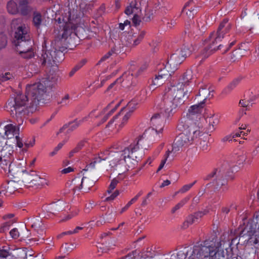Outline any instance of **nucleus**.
I'll use <instances>...</instances> for the list:
<instances>
[{"instance_id":"31","label":"nucleus","mask_w":259,"mask_h":259,"mask_svg":"<svg viewBox=\"0 0 259 259\" xmlns=\"http://www.w3.org/2000/svg\"><path fill=\"white\" fill-rule=\"evenodd\" d=\"M109 155V152L108 151L101 152L98 154V157L94 158L93 162H91L89 165H87V167L88 168H94L97 163H100L102 160H105L108 158Z\"/></svg>"},{"instance_id":"4","label":"nucleus","mask_w":259,"mask_h":259,"mask_svg":"<svg viewBox=\"0 0 259 259\" xmlns=\"http://www.w3.org/2000/svg\"><path fill=\"white\" fill-rule=\"evenodd\" d=\"M30 98L27 95L18 94L14 100V104L11 107V115L14 120L17 122L18 125L23 124L24 119L29 111L32 112L36 107L30 108Z\"/></svg>"},{"instance_id":"5","label":"nucleus","mask_w":259,"mask_h":259,"mask_svg":"<svg viewBox=\"0 0 259 259\" xmlns=\"http://www.w3.org/2000/svg\"><path fill=\"white\" fill-rule=\"evenodd\" d=\"M61 44L60 40L55 42V51L51 52L50 51H42V54L40 57V61L41 65L54 66V64L61 62L63 59V52L66 49V47H60Z\"/></svg>"},{"instance_id":"33","label":"nucleus","mask_w":259,"mask_h":259,"mask_svg":"<svg viewBox=\"0 0 259 259\" xmlns=\"http://www.w3.org/2000/svg\"><path fill=\"white\" fill-rule=\"evenodd\" d=\"M45 184H47L46 180L44 178L40 177V176H38L37 173H36L28 187H38L40 186H43Z\"/></svg>"},{"instance_id":"12","label":"nucleus","mask_w":259,"mask_h":259,"mask_svg":"<svg viewBox=\"0 0 259 259\" xmlns=\"http://www.w3.org/2000/svg\"><path fill=\"white\" fill-rule=\"evenodd\" d=\"M113 103V102H111L105 108H104L103 110L101 112H98L96 110H94L90 113L89 116L91 117H95L96 118H101V120L97 123V125L99 126L101 124L105 122L109 116L112 114L114 111L116 110L117 106L119 105V103L116 104L115 106L109 112L106 113V112L110 109L111 105Z\"/></svg>"},{"instance_id":"25","label":"nucleus","mask_w":259,"mask_h":259,"mask_svg":"<svg viewBox=\"0 0 259 259\" xmlns=\"http://www.w3.org/2000/svg\"><path fill=\"white\" fill-rule=\"evenodd\" d=\"M15 122L17 125V128L12 124H9L5 126H0V136L6 137L8 135H12L13 133L19 134L20 125H18L16 120Z\"/></svg>"},{"instance_id":"39","label":"nucleus","mask_w":259,"mask_h":259,"mask_svg":"<svg viewBox=\"0 0 259 259\" xmlns=\"http://www.w3.org/2000/svg\"><path fill=\"white\" fill-rule=\"evenodd\" d=\"M26 0H22L19 3V12L23 15H26L30 11Z\"/></svg>"},{"instance_id":"52","label":"nucleus","mask_w":259,"mask_h":259,"mask_svg":"<svg viewBox=\"0 0 259 259\" xmlns=\"http://www.w3.org/2000/svg\"><path fill=\"white\" fill-rule=\"evenodd\" d=\"M169 152H170V151L169 150H168L166 151V152L165 154L164 159L161 160V163L156 171L157 172H159L163 167V166L167 160V159L169 155Z\"/></svg>"},{"instance_id":"20","label":"nucleus","mask_w":259,"mask_h":259,"mask_svg":"<svg viewBox=\"0 0 259 259\" xmlns=\"http://www.w3.org/2000/svg\"><path fill=\"white\" fill-rule=\"evenodd\" d=\"M213 90H211L209 87L205 86L199 90L198 94L197 95L196 100L197 102H199L201 105H204L205 101L207 99L211 98L213 95Z\"/></svg>"},{"instance_id":"59","label":"nucleus","mask_w":259,"mask_h":259,"mask_svg":"<svg viewBox=\"0 0 259 259\" xmlns=\"http://www.w3.org/2000/svg\"><path fill=\"white\" fill-rule=\"evenodd\" d=\"M42 226V223L39 219H35L32 224L31 225L32 227L34 228L35 229L41 228Z\"/></svg>"},{"instance_id":"2","label":"nucleus","mask_w":259,"mask_h":259,"mask_svg":"<svg viewBox=\"0 0 259 259\" xmlns=\"http://www.w3.org/2000/svg\"><path fill=\"white\" fill-rule=\"evenodd\" d=\"M188 91H184L181 84H177L168 89L164 95V103L165 111L170 116L175 111V109L182 105L189 97Z\"/></svg>"},{"instance_id":"19","label":"nucleus","mask_w":259,"mask_h":259,"mask_svg":"<svg viewBox=\"0 0 259 259\" xmlns=\"http://www.w3.org/2000/svg\"><path fill=\"white\" fill-rule=\"evenodd\" d=\"M203 107L204 105L198 102L197 104L190 107L186 116L192 120L198 121L201 117V113Z\"/></svg>"},{"instance_id":"28","label":"nucleus","mask_w":259,"mask_h":259,"mask_svg":"<svg viewBox=\"0 0 259 259\" xmlns=\"http://www.w3.org/2000/svg\"><path fill=\"white\" fill-rule=\"evenodd\" d=\"M18 135L19 134L13 133L12 135H8L7 137H5V145L6 146H12L13 145L23 146V142Z\"/></svg>"},{"instance_id":"6","label":"nucleus","mask_w":259,"mask_h":259,"mask_svg":"<svg viewBox=\"0 0 259 259\" xmlns=\"http://www.w3.org/2000/svg\"><path fill=\"white\" fill-rule=\"evenodd\" d=\"M47 90V88L41 82H36L26 86V94L30 98V108L33 109L36 107L39 101L41 100L44 94L46 93Z\"/></svg>"},{"instance_id":"48","label":"nucleus","mask_w":259,"mask_h":259,"mask_svg":"<svg viewBox=\"0 0 259 259\" xmlns=\"http://www.w3.org/2000/svg\"><path fill=\"white\" fill-rule=\"evenodd\" d=\"M196 181H195L194 182H193L191 184H187L184 185L178 191L176 192L175 193V195L177 194L180 193H184L189 191L193 186V185L196 183Z\"/></svg>"},{"instance_id":"56","label":"nucleus","mask_w":259,"mask_h":259,"mask_svg":"<svg viewBox=\"0 0 259 259\" xmlns=\"http://www.w3.org/2000/svg\"><path fill=\"white\" fill-rule=\"evenodd\" d=\"M70 102V98L69 95H66L61 100L60 102V104L62 105V106H66L68 105Z\"/></svg>"},{"instance_id":"27","label":"nucleus","mask_w":259,"mask_h":259,"mask_svg":"<svg viewBox=\"0 0 259 259\" xmlns=\"http://www.w3.org/2000/svg\"><path fill=\"white\" fill-rule=\"evenodd\" d=\"M17 50L19 53H25L31 50L32 47V42L30 39H21L15 42Z\"/></svg>"},{"instance_id":"13","label":"nucleus","mask_w":259,"mask_h":259,"mask_svg":"<svg viewBox=\"0 0 259 259\" xmlns=\"http://www.w3.org/2000/svg\"><path fill=\"white\" fill-rule=\"evenodd\" d=\"M145 30H139L137 32H131L126 37L127 45L135 47L140 44L146 35Z\"/></svg>"},{"instance_id":"63","label":"nucleus","mask_w":259,"mask_h":259,"mask_svg":"<svg viewBox=\"0 0 259 259\" xmlns=\"http://www.w3.org/2000/svg\"><path fill=\"white\" fill-rule=\"evenodd\" d=\"M109 52H111L112 55H113V54L117 55V54L120 53L121 49H120V45H119L118 46H115L114 47H113L111 49V50Z\"/></svg>"},{"instance_id":"35","label":"nucleus","mask_w":259,"mask_h":259,"mask_svg":"<svg viewBox=\"0 0 259 259\" xmlns=\"http://www.w3.org/2000/svg\"><path fill=\"white\" fill-rule=\"evenodd\" d=\"M139 11H140V10L139 9L137 2L135 1L132 2L130 6L126 7L124 12L126 15H130L132 14H137Z\"/></svg>"},{"instance_id":"46","label":"nucleus","mask_w":259,"mask_h":259,"mask_svg":"<svg viewBox=\"0 0 259 259\" xmlns=\"http://www.w3.org/2000/svg\"><path fill=\"white\" fill-rule=\"evenodd\" d=\"M42 21V17L40 13H34L33 14V22L34 26L38 28Z\"/></svg>"},{"instance_id":"38","label":"nucleus","mask_w":259,"mask_h":259,"mask_svg":"<svg viewBox=\"0 0 259 259\" xmlns=\"http://www.w3.org/2000/svg\"><path fill=\"white\" fill-rule=\"evenodd\" d=\"M133 75L130 72H125L120 77L121 78V83L123 82V86L129 87L132 84V81Z\"/></svg>"},{"instance_id":"1","label":"nucleus","mask_w":259,"mask_h":259,"mask_svg":"<svg viewBox=\"0 0 259 259\" xmlns=\"http://www.w3.org/2000/svg\"><path fill=\"white\" fill-rule=\"evenodd\" d=\"M224 241H205L203 244L195 245L188 259H224L225 257ZM186 254L182 251L177 255L172 254L171 259H185Z\"/></svg>"},{"instance_id":"24","label":"nucleus","mask_w":259,"mask_h":259,"mask_svg":"<svg viewBox=\"0 0 259 259\" xmlns=\"http://www.w3.org/2000/svg\"><path fill=\"white\" fill-rule=\"evenodd\" d=\"M139 150V147H125L124 149L122 150L121 151V156L124 160H125L126 158L136 160L139 156L138 154Z\"/></svg>"},{"instance_id":"11","label":"nucleus","mask_w":259,"mask_h":259,"mask_svg":"<svg viewBox=\"0 0 259 259\" xmlns=\"http://www.w3.org/2000/svg\"><path fill=\"white\" fill-rule=\"evenodd\" d=\"M12 28L15 29L14 34V41L24 39L25 40L30 39V34L28 28L25 24L21 23V20L20 19L13 20L11 23Z\"/></svg>"},{"instance_id":"37","label":"nucleus","mask_w":259,"mask_h":259,"mask_svg":"<svg viewBox=\"0 0 259 259\" xmlns=\"http://www.w3.org/2000/svg\"><path fill=\"white\" fill-rule=\"evenodd\" d=\"M164 67L162 69L160 68L158 72L161 74H165L168 76V78H169L176 69H173V67L167 62L165 65H163Z\"/></svg>"},{"instance_id":"51","label":"nucleus","mask_w":259,"mask_h":259,"mask_svg":"<svg viewBox=\"0 0 259 259\" xmlns=\"http://www.w3.org/2000/svg\"><path fill=\"white\" fill-rule=\"evenodd\" d=\"M118 183V181L114 179L111 182L108 190H107V192L109 194L111 193L113 189L116 187V185Z\"/></svg>"},{"instance_id":"40","label":"nucleus","mask_w":259,"mask_h":259,"mask_svg":"<svg viewBox=\"0 0 259 259\" xmlns=\"http://www.w3.org/2000/svg\"><path fill=\"white\" fill-rule=\"evenodd\" d=\"M13 159L14 158L3 159L0 157V167L6 172L9 170V165H12Z\"/></svg>"},{"instance_id":"14","label":"nucleus","mask_w":259,"mask_h":259,"mask_svg":"<svg viewBox=\"0 0 259 259\" xmlns=\"http://www.w3.org/2000/svg\"><path fill=\"white\" fill-rule=\"evenodd\" d=\"M243 132H240V134H236L235 135H229L223 138L221 140L223 144L224 145H232L237 146L238 145H247V141L246 139L240 138V135Z\"/></svg>"},{"instance_id":"54","label":"nucleus","mask_w":259,"mask_h":259,"mask_svg":"<svg viewBox=\"0 0 259 259\" xmlns=\"http://www.w3.org/2000/svg\"><path fill=\"white\" fill-rule=\"evenodd\" d=\"M96 205L94 201H90L89 204H87L84 208V212L85 213H89L92 209Z\"/></svg>"},{"instance_id":"32","label":"nucleus","mask_w":259,"mask_h":259,"mask_svg":"<svg viewBox=\"0 0 259 259\" xmlns=\"http://www.w3.org/2000/svg\"><path fill=\"white\" fill-rule=\"evenodd\" d=\"M14 151L13 147H1L0 148V157L3 159L14 158L12 155Z\"/></svg>"},{"instance_id":"17","label":"nucleus","mask_w":259,"mask_h":259,"mask_svg":"<svg viewBox=\"0 0 259 259\" xmlns=\"http://www.w3.org/2000/svg\"><path fill=\"white\" fill-rule=\"evenodd\" d=\"M208 212L209 210L208 209H204L189 215L183 224V228L186 229L193 224L198 222L200 219Z\"/></svg>"},{"instance_id":"16","label":"nucleus","mask_w":259,"mask_h":259,"mask_svg":"<svg viewBox=\"0 0 259 259\" xmlns=\"http://www.w3.org/2000/svg\"><path fill=\"white\" fill-rule=\"evenodd\" d=\"M63 20L65 23V25L64 27L62 38L66 39L75 30L76 26L75 24L72 22L70 12H68V16L63 17Z\"/></svg>"},{"instance_id":"64","label":"nucleus","mask_w":259,"mask_h":259,"mask_svg":"<svg viewBox=\"0 0 259 259\" xmlns=\"http://www.w3.org/2000/svg\"><path fill=\"white\" fill-rule=\"evenodd\" d=\"M10 254L8 250L6 249L0 250V258H6L7 257L10 256Z\"/></svg>"},{"instance_id":"26","label":"nucleus","mask_w":259,"mask_h":259,"mask_svg":"<svg viewBox=\"0 0 259 259\" xmlns=\"http://www.w3.org/2000/svg\"><path fill=\"white\" fill-rule=\"evenodd\" d=\"M184 60L185 59L181 54V52L177 50L175 53L170 57L167 63L173 67V69L177 70L178 66L181 64Z\"/></svg>"},{"instance_id":"43","label":"nucleus","mask_w":259,"mask_h":259,"mask_svg":"<svg viewBox=\"0 0 259 259\" xmlns=\"http://www.w3.org/2000/svg\"><path fill=\"white\" fill-rule=\"evenodd\" d=\"M207 120L209 122V130L212 131L214 130V126L219 123V119L217 116L212 115L207 118Z\"/></svg>"},{"instance_id":"44","label":"nucleus","mask_w":259,"mask_h":259,"mask_svg":"<svg viewBox=\"0 0 259 259\" xmlns=\"http://www.w3.org/2000/svg\"><path fill=\"white\" fill-rule=\"evenodd\" d=\"M190 197L189 196L185 197L177 204L171 210V213H175L178 210L182 208L189 200Z\"/></svg>"},{"instance_id":"18","label":"nucleus","mask_w":259,"mask_h":259,"mask_svg":"<svg viewBox=\"0 0 259 259\" xmlns=\"http://www.w3.org/2000/svg\"><path fill=\"white\" fill-rule=\"evenodd\" d=\"M19 180L18 181L11 180L2 185L1 189H3V194L5 195L13 194L16 190L21 189L22 184Z\"/></svg>"},{"instance_id":"60","label":"nucleus","mask_w":259,"mask_h":259,"mask_svg":"<svg viewBox=\"0 0 259 259\" xmlns=\"http://www.w3.org/2000/svg\"><path fill=\"white\" fill-rule=\"evenodd\" d=\"M10 234L12 238L14 239H17L19 237V232L16 228H14L11 230L10 232Z\"/></svg>"},{"instance_id":"62","label":"nucleus","mask_w":259,"mask_h":259,"mask_svg":"<svg viewBox=\"0 0 259 259\" xmlns=\"http://www.w3.org/2000/svg\"><path fill=\"white\" fill-rule=\"evenodd\" d=\"M109 52H111L112 55H113V54L117 55V54L120 53L121 49H120V45H119L118 46H115L114 47H113L111 49V50Z\"/></svg>"},{"instance_id":"22","label":"nucleus","mask_w":259,"mask_h":259,"mask_svg":"<svg viewBox=\"0 0 259 259\" xmlns=\"http://www.w3.org/2000/svg\"><path fill=\"white\" fill-rule=\"evenodd\" d=\"M195 124L196 121L190 119L186 116L181 119L178 127L180 131L185 132L186 131H190L192 127H193V129L198 130V127Z\"/></svg>"},{"instance_id":"57","label":"nucleus","mask_w":259,"mask_h":259,"mask_svg":"<svg viewBox=\"0 0 259 259\" xmlns=\"http://www.w3.org/2000/svg\"><path fill=\"white\" fill-rule=\"evenodd\" d=\"M246 157L244 155H240L238 157V159L236 162L237 167L240 168L243 166V163L245 162Z\"/></svg>"},{"instance_id":"15","label":"nucleus","mask_w":259,"mask_h":259,"mask_svg":"<svg viewBox=\"0 0 259 259\" xmlns=\"http://www.w3.org/2000/svg\"><path fill=\"white\" fill-rule=\"evenodd\" d=\"M65 203L63 201L58 200L46 205L44 209L48 215L51 217L55 215L64 208Z\"/></svg>"},{"instance_id":"49","label":"nucleus","mask_w":259,"mask_h":259,"mask_svg":"<svg viewBox=\"0 0 259 259\" xmlns=\"http://www.w3.org/2000/svg\"><path fill=\"white\" fill-rule=\"evenodd\" d=\"M7 44V37L3 33H0V50L6 47Z\"/></svg>"},{"instance_id":"47","label":"nucleus","mask_w":259,"mask_h":259,"mask_svg":"<svg viewBox=\"0 0 259 259\" xmlns=\"http://www.w3.org/2000/svg\"><path fill=\"white\" fill-rule=\"evenodd\" d=\"M15 154L18 155L20 159H22L24 154L27 151V147H15Z\"/></svg>"},{"instance_id":"55","label":"nucleus","mask_w":259,"mask_h":259,"mask_svg":"<svg viewBox=\"0 0 259 259\" xmlns=\"http://www.w3.org/2000/svg\"><path fill=\"white\" fill-rule=\"evenodd\" d=\"M137 103L135 101H131L128 103L126 107L128 108L129 111H132V113L136 109Z\"/></svg>"},{"instance_id":"58","label":"nucleus","mask_w":259,"mask_h":259,"mask_svg":"<svg viewBox=\"0 0 259 259\" xmlns=\"http://www.w3.org/2000/svg\"><path fill=\"white\" fill-rule=\"evenodd\" d=\"M138 69V66L136 64L133 63L130 65L129 70L127 72H130L131 74L135 76V73H136Z\"/></svg>"},{"instance_id":"41","label":"nucleus","mask_w":259,"mask_h":259,"mask_svg":"<svg viewBox=\"0 0 259 259\" xmlns=\"http://www.w3.org/2000/svg\"><path fill=\"white\" fill-rule=\"evenodd\" d=\"M242 46L239 48V49L236 50L233 52L232 56L233 61H235L245 55L246 51L244 49H242Z\"/></svg>"},{"instance_id":"8","label":"nucleus","mask_w":259,"mask_h":259,"mask_svg":"<svg viewBox=\"0 0 259 259\" xmlns=\"http://www.w3.org/2000/svg\"><path fill=\"white\" fill-rule=\"evenodd\" d=\"M155 134L153 130H147L142 135L136 138H125L123 139V144L127 146L149 145L154 143L151 141L152 136Z\"/></svg>"},{"instance_id":"53","label":"nucleus","mask_w":259,"mask_h":259,"mask_svg":"<svg viewBox=\"0 0 259 259\" xmlns=\"http://www.w3.org/2000/svg\"><path fill=\"white\" fill-rule=\"evenodd\" d=\"M22 57L26 59H30L34 56V52L32 49L25 53H20Z\"/></svg>"},{"instance_id":"23","label":"nucleus","mask_w":259,"mask_h":259,"mask_svg":"<svg viewBox=\"0 0 259 259\" xmlns=\"http://www.w3.org/2000/svg\"><path fill=\"white\" fill-rule=\"evenodd\" d=\"M125 109V108H122V109L120 110V111L107 124L106 127H109L112 124L113 122H115V126L118 125L119 127H122L127 121L130 117L132 115V111H128L122 117L121 122H119L117 120L119 118L121 115V112Z\"/></svg>"},{"instance_id":"7","label":"nucleus","mask_w":259,"mask_h":259,"mask_svg":"<svg viewBox=\"0 0 259 259\" xmlns=\"http://www.w3.org/2000/svg\"><path fill=\"white\" fill-rule=\"evenodd\" d=\"M204 181L211 180V182L207 184L206 188L213 187L215 190L220 189L227 184V179L224 178V173L220 168H215L204 177Z\"/></svg>"},{"instance_id":"45","label":"nucleus","mask_w":259,"mask_h":259,"mask_svg":"<svg viewBox=\"0 0 259 259\" xmlns=\"http://www.w3.org/2000/svg\"><path fill=\"white\" fill-rule=\"evenodd\" d=\"M94 182L93 181H91L89 178L87 177H83L81 179V182L80 184V187L79 189H81L84 186L85 187L90 188V187H92L94 185Z\"/></svg>"},{"instance_id":"34","label":"nucleus","mask_w":259,"mask_h":259,"mask_svg":"<svg viewBox=\"0 0 259 259\" xmlns=\"http://www.w3.org/2000/svg\"><path fill=\"white\" fill-rule=\"evenodd\" d=\"M192 78V73L191 71H186L184 74L180 78L178 84H181V87L188 85L189 82Z\"/></svg>"},{"instance_id":"61","label":"nucleus","mask_w":259,"mask_h":259,"mask_svg":"<svg viewBox=\"0 0 259 259\" xmlns=\"http://www.w3.org/2000/svg\"><path fill=\"white\" fill-rule=\"evenodd\" d=\"M147 66L146 64H143L140 67H138V69L136 73H135V76H138L141 73L147 69Z\"/></svg>"},{"instance_id":"21","label":"nucleus","mask_w":259,"mask_h":259,"mask_svg":"<svg viewBox=\"0 0 259 259\" xmlns=\"http://www.w3.org/2000/svg\"><path fill=\"white\" fill-rule=\"evenodd\" d=\"M87 117H85L79 120H75L69 124L64 125L57 132V135L60 134H68L77 128L83 121H86Z\"/></svg>"},{"instance_id":"36","label":"nucleus","mask_w":259,"mask_h":259,"mask_svg":"<svg viewBox=\"0 0 259 259\" xmlns=\"http://www.w3.org/2000/svg\"><path fill=\"white\" fill-rule=\"evenodd\" d=\"M168 76L165 74H161L159 72L155 75L154 79L153 80V84L155 86H160L167 81Z\"/></svg>"},{"instance_id":"42","label":"nucleus","mask_w":259,"mask_h":259,"mask_svg":"<svg viewBox=\"0 0 259 259\" xmlns=\"http://www.w3.org/2000/svg\"><path fill=\"white\" fill-rule=\"evenodd\" d=\"M7 10L8 12L12 14H15L19 12V8L16 3L13 1H10L8 3Z\"/></svg>"},{"instance_id":"10","label":"nucleus","mask_w":259,"mask_h":259,"mask_svg":"<svg viewBox=\"0 0 259 259\" xmlns=\"http://www.w3.org/2000/svg\"><path fill=\"white\" fill-rule=\"evenodd\" d=\"M165 117L163 114H154L151 118V123L153 126L148 130H153L155 132V134L151 137V141L153 143L154 141L160 138V134L163 131L164 125Z\"/></svg>"},{"instance_id":"50","label":"nucleus","mask_w":259,"mask_h":259,"mask_svg":"<svg viewBox=\"0 0 259 259\" xmlns=\"http://www.w3.org/2000/svg\"><path fill=\"white\" fill-rule=\"evenodd\" d=\"M178 51L179 52H181V54H182V55L185 59L191 54V51L187 47H184Z\"/></svg>"},{"instance_id":"29","label":"nucleus","mask_w":259,"mask_h":259,"mask_svg":"<svg viewBox=\"0 0 259 259\" xmlns=\"http://www.w3.org/2000/svg\"><path fill=\"white\" fill-rule=\"evenodd\" d=\"M25 169L19 165L12 164L9 165V169L8 173L13 176L14 178H21L22 174L25 171Z\"/></svg>"},{"instance_id":"9","label":"nucleus","mask_w":259,"mask_h":259,"mask_svg":"<svg viewBox=\"0 0 259 259\" xmlns=\"http://www.w3.org/2000/svg\"><path fill=\"white\" fill-rule=\"evenodd\" d=\"M199 134V131L193 129L179 134L175 139L174 143L176 146H190L194 144V141L197 136Z\"/></svg>"},{"instance_id":"3","label":"nucleus","mask_w":259,"mask_h":259,"mask_svg":"<svg viewBox=\"0 0 259 259\" xmlns=\"http://www.w3.org/2000/svg\"><path fill=\"white\" fill-rule=\"evenodd\" d=\"M232 24L228 19H224L220 23L217 31L212 32L209 37V45L205 48L202 56L203 58H206L210 55L219 50H221L222 45L220 43L231 29Z\"/></svg>"},{"instance_id":"30","label":"nucleus","mask_w":259,"mask_h":259,"mask_svg":"<svg viewBox=\"0 0 259 259\" xmlns=\"http://www.w3.org/2000/svg\"><path fill=\"white\" fill-rule=\"evenodd\" d=\"M36 173V172L33 170H31L30 172H27L25 170L20 179V182L23 183L24 186L28 187Z\"/></svg>"}]
</instances>
